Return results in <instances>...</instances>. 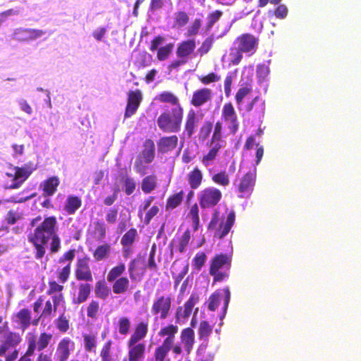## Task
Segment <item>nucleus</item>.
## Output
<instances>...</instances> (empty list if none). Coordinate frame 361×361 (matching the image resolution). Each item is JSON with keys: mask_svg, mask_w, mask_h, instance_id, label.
Instances as JSON below:
<instances>
[{"mask_svg": "<svg viewBox=\"0 0 361 361\" xmlns=\"http://www.w3.org/2000/svg\"><path fill=\"white\" fill-rule=\"evenodd\" d=\"M20 337L16 333H8L4 336V341L0 348V355H3L9 348H15L20 342Z\"/></svg>", "mask_w": 361, "mask_h": 361, "instance_id": "nucleus-27", "label": "nucleus"}, {"mask_svg": "<svg viewBox=\"0 0 361 361\" xmlns=\"http://www.w3.org/2000/svg\"><path fill=\"white\" fill-rule=\"evenodd\" d=\"M231 257L226 255H216L211 262L209 273L216 281H222L228 278V271L231 267Z\"/></svg>", "mask_w": 361, "mask_h": 361, "instance_id": "nucleus-5", "label": "nucleus"}, {"mask_svg": "<svg viewBox=\"0 0 361 361\" xmlns=\"http://www.w3.org/2000/svg\"><path fill=\"white\" fill-rule=\"evenodd\" d=\"M163 110L164 112L161 114L157 121L159 128L165 133L179 131L183 120V108L176 105L173 109Z\"/></svg>", "mask_w": 361, "mask_h": 361, "instance_id": "nucleus-4", "label": "nucleus"}, {"mask_svg": "<svg viewBox=\"0 0 361 361\" xmlns=\"http://www.w3.org/2000/svg\"><path fill=\"white\" fill-rule=\"evenodd\" d=\"M51 301L54 305V312L60 307H64L65 300L62 293L52 295Z\"/></svg>", "mask_w": 361, "mask_h": 361, "instance_id": "nucleus-55", "label": "nucleus"}, {"mask_svg": "<svg viewBox=\"0 0 361 361\" xmlns=\"http://www.w3.org/2000/svg\"><path fill=\"white\" fill-rule=\"evenodd\" d=\"M199 297L196 294H192L189 300L185 304L184 307H178L176 311V318L178 320L180 319L188 318L192 311L195 305L198 302Z\"/></svg>", "mask_w": 361, "mask_h": 361, "instance_id": "nucleus-21", "label": "nucleus"}, {"mask_svg": "<svg viewBox=\"0 0 361 361\" xmlns=\"http://www.w3.org/2000/svg\"><path fill=\"white\" fill-rule=\"evenodd\" d=\"M73 346V343L68 338H63L59 343L56 352L58 361H66L70 355V348Z\"/></svg>", "mask_w": 361, "mask_h": 361, "instance_id": "nucleus-25", "label": "nucleus"}, {"mask_svg": "<svg viewBox=\"0 0 361 361\" xmlns=\"http://www.w3.org/2000/svg\"><path fill=\"white\" fill-rule=\"evenodd\" d=\"M200 27H201V20L195 19V21L192 23V24L188 27V35L189 37H192V36L196 35L198 33Z\"/></svg>", "mask_w": 361, "mask_h": 361, "instance_id": "nucleus-62", "label": "nucleus"}, {"mask_svg": "<svg viewBox=\"0 0 361 361\" xmlns=\"http://www.w3.org/2000/svg\"><path fill=\"white\" fill-rule=\"evenodd\" d=\"M199 203H218L221 198V192L214 188H208L198 195Z\"/></svg>", "mask_w": 361, "mask_h": 361, "instance_id": "nucleus-17", "label": "nucleus"}, {"mask_svg": "<svg viewBox=\"0 0 361 361\" xmlns=\"http://www.w3.org/2000/svg\"><path fill=\"white\" fill-rule=\"evenodd\" d=\"M212 91L207 88H202L195 91L191 100V104L199 107L211 99Z\"/></svg>", "mask_w": 361, "mask_h": 361, "instance_id": "nucleus-26", "label": "nucleus"}, {"mask_svg": "<svg viewBox=\"0 0 361 361\" xmlns=\"http://www.w3.org/2000/svg\"><path fill=\"white\" fill-rule=\"evenodd\" d=\"M129 361H142L145 358V345L143 343L135 344L128 341Z\"/></svg>", "mask_w": 361, "mask_h": 361, "instance_id": "nucleus-18", "label": "nucleus"}, {"mask_svg": "<svg viewBox=\"0 0 361 361\" xmlns=\"http://www.w3.org/2000/svg\"><path fill=\"white\" fill-rule=\"evenodd\" d=\"M195 49V41L194 39L183 41L178 44L176 50V55L179 59L187 61L188 57L194 51Z\"/></svg>", "mask_w": 361, "mask_h": 361, "instance_id": "nucleus-24", "label": "nucleus"}, {"mask_svg": "<svg viewBox=\"0 0 361 361\" xmlns=\"http://www.w3.org/2000/svg\"><path fill=\"white\" fill-rule=\"evenodd\" d=\"M137 235V231L135 228L130 229L121 238V243L124 247L133 244Z\"/></svg>", "mask_w": 361, "mask_h": 361, "instance_id": "nucleus-43", "label": "nucleus"}, {"mask_svg": "<svg viewBox=\"0 0 361 361\" xmlns=\"http://www.w3.org/2000/svg\"><path fill=\"white\" fill-rule=\"evenodd\" d=\"M121 183L122 184V189L128 195H131L134 192L136 187V183L132 178L126 179L125 181Z\"/></svg>", "mask_w": 361, "mask_h": 361, "instance_id": "nucleus-48", "label": "nucleus"}, {"mask_svg": "<svg viewBox=\"0 0 361 361\" xmlns=\"http://www.w3.org/2000/svg\"><path fill=\"white\" fill-rule=\"evenodd\" d=\"M75 252L71 250L66 252L59 259V263H63L68 261V264L61 269L59 274V279L61 283H64L68 279L71 272V263L75 257Z\"/></svg>", "mask_w": 361, "mask_h": 361, "instance_id": "nucleus-14", "label": "nucleus"}, {"mask_svg": "<svg viewBox=\"0 0 361 361\" xmlns=\"http://www.w3.org/2000/svg\"><path fill=\"white\" fill-rule=\"evenodd\" d=\"M57 328L62 332H66L69 328L68 320L64 317L63 312L56 322Z\"/></svg>", "mask_w": 361, "mask_h": 361, "instance_id": "nucleus-59", "label": "nucleus"}, {"mask_svg": "<svg viewBox=\"0 0 361 361\" xmlns=\"http://www.w3.org/2000/svg\"><path fill=\"white\" fill-rule=\"evenodd\" d=\"M129 285L130 281L127 277H120L114 281L113 292L115 294H123L128 290Z\"/></svg>", "mask_w": 361, "mask_h": 361, "instance_id": "nucleus-32", "label": "nucleus"}, {"mask_svg": "<svg viewBox=\"0 0 361 361\" xmlns=\"http://www.w3.org/2000/svg\"><path fill=\"white\" fill-rule=\"evenodd\" d=\"M111 345H112L111 341H108L103 346V348L101 352V357H102V361H111V356L110 354Z\"/></svg>", "mask_w": 361, "mask_h": 361, "instance_id": "nucleus-56", "label": "nucleus"}, {"mask_svg": "<svg viewBox=\"0 0 361 361\" xmlns=\"http://www.w3.org/2000/svg\"><path fill=\"white\" fill-rule=\"evenodd\" d=\"M54 311V305L51 300H47L45 302V305L44 307L43 311L41 314V315L38 317L39 318V320L44 319L47 317H49Z\"/></svg>", "mask_w": 361, "mask_h": 361, "instance_id": "nucleus-60", "label": "nucleus"}, {"mask_svg": "<svg viewBox=\"0 0 361 361\" xmlns=\"http://www.w3.org/2000/svg\"><path fill=\"white\" fill-rule=\"evenodd\" d=\"M174 47V44L173 43H169L165 46L161 47L157 50V58L159 61L166 60L169 55L172 53Z\"/></svg>", "mask_w": 361, "mask_h": 361, "instance_id": "nucleus-39", "label": "nucleus"}, {"mask_svg": "<svg viewBox=\"0 0 361 361\" xmlns=\"http://www.w3.org/2000/svg\"><path fill=\"white\" fill-rule=\"evenodd\" d=\"M235 214L233 211H231L228 214L226 220L222 221L219 228L216 230L215 237H218L220 239L224 238L231 231L232 226L235 223Z\"/></svg>", "mask_w": 361, "mask_h": 361, "instance_id": "nucleus-19", "label": "nucleus"}, {"mask_svg": "<svg viewBox=\"0 0 361 361\" xmlns=\"http://www.w3.org/2000/svg\"><path fill=\"white\" fill-rule=\"evenodd\" d=\"M199 297L196 294H192L189 300L185 304L184 307H178L176 311V318L178 320L180 319L188 318L192 311L195 305L198 302Z\"/></svg>", "mask_w": 361, "mask_h": 361, "instance_id": "nucleus-20", "label": "nucleus"}, {"mask_svg": "<svg viewBox=\"0 0 361 361\" xmlns=\"http://www.w3.org/2000/svg\"><path fill=\"white\" fill-rule=\"evenodd\" d=\"M202 179V172L197 168H195L189 174V183L191 188L193 189H196L199 187V185L201 184Z\"/></svg>", "mask_w": 361, "mask_h": 361, "instance_id": "nucleus-38", "label": "nucleus"}, {"mask_svg": "<svg viewBox=\"0 0 361 361\" xmlns=\"http://www.w3.org/2000/svg\"><path fill=\"white\" fill-rule=\"evenodd\" d=\"M59 184V179L56 176H51L44 180L40 185V188L42 190L43 200L39 199L40 203H51L50 197L52 196Z\"/></svg>", "mask_w": 361, "mask_h": 361, "instance_id": "nucleus-10", "label": "nucleus"}, {"mask_svg": "<svg viewBox=\"0 0 361 361\" xmlns=\"http://www.w3.org/2000/svg\"><path fill=\"white\" fill-rule=\"evenodd\" d=\"M35 169L36 167L31 162L27 163L21 167L15 166L13 168V174L12 173H6L8 177L12 178L11 183L8 185L7 187L13 189L20 188Z\"/></svg>", "mask_w": 361, "mask_h": 361, "instance_id": "nucleus-6", "label": "nucleus"}, {"mask_svg": "<svg viewBox=\"0 0 361 361\" xmlns=\"http://www.w3.org/2000/svg\"><path fill=\"white\" fill-rule=\"evenodd\" d=\"M178 328L177 326L170 324L161 328L159 332V336H166L175 338V335L178 333Z\"/></svg>", "mask_w": 361, "mask_h": 361, "instance_id": "nucleus-41", "label": "nucleus"}, {"mask_svg": "<svg viewBox=\"0 0 361 361\" xmlns=\"http://www.w3.org/2000/svg\"><path fill=\"white\" fill-rule=\"evenodd\" d=\"M161 102L166 103L161 106L163 109H173L175 106H180L178 102V99L172 93L169 92H164L157 97Z\"/></svg>", "mask_w": 361, "mask_h": 361, "instance_id": "nucleus-29", "label": "nucleus"}, {"mask_svg": "<svg viewBox=\"0 0 361 361\" xmlns=\"http://www.w3.org/2000/svg\"><path fill=\"white\" fill-rule=\"evenodd\" d=\"M111 246L109 244H103L97 247L93 253V257L97 261H101L109 256Z\"/></svg>", "mask_w": 361, "mask_h": 361, "instance_id": "nucleus-36", "label": "nucleus"}, {"mask_svg": "<svg viewBox=\"0 0 361 361\" xmlns=\"http://www.w3.org/2000/svg\"><path fill=\"white\" fill-rule=\"evenodd\" d=\"M213 128V124L212 122L207 121L205 122L203 126L201 127L200 133H199V137L200 139L202 140H205L207 139L209 135H210Z\"/></svg>", "mask_w": 361, "mask_h": 361, "instance_id": "nucleus-47", "label": "nucleus"}, {"mask_svg": "<svg viewBox=\"0 0 361 361\" xmlns=\"http://www.w3.org/2000/svg\"><path fill=\"white\" fill-rule=\"evenodd\" d=\"M178 138L176 135L161 137L157 142L158 152L161 154L173 151L178 145Z\"/></svg>", "mask_w": 361, "mask_h": 361, "instance_id": "nucleus-13", "label": "nucleus"}, {"mask_svg": "<svg viewBox=\"0 0 361 361\" xmlns=\"http://www.w3.org/2000/svg\"><path fill=\"white\" fill-rule=\"evenodd\" d=\"M46 32L42 30L19 27L14 30L13 38L18 42H27L35 40Z\"/></svg>", "mask_w": 361, "mask_h": 361, "instance_id": "nucleus-9", "label": "nucleus"}, {"mask_svg": "<svg viewBox=\"0 0 361 361\" xmlns=\"http://www.w3.org/2000/svg\"><path fill=\"white\" fill-rule=\"evenodd\" d=\"M164 42V37L160 35L156 36L151 42L150 50L152 51H157Z\"/></svg>", "mask_w": 361, "mask_h": 361, "instance_id": "nucleus-61", "label": "nucleus"}, {"mask_svg": "<svg viewBox=\"0 0 361 361\" xmlns=\"http://www.w3.org/2000/svg\"><path fill=\"white\" fill-rule=\"evenodd\" d=\"M222 11L219 10H216L212 13H211L208 17H207V29H211L214 25L220 19V18L222 16Z\"/></svg>", "mask_w": 361, "mask_h": 361, "instance_id": "nucleus-52", "label": "nucleus"}, {"mask_svg": "<svg viewBox=\"0 0 361 361\" xmlns=\"http://www.w3.org/2000/svg\"><path fill=\"white\" fill-rule=\"evenodd\" d=\"M194 331L190 328L183 329L181 333L182 342L188 352L190 350L194 343Z\"/></svg>", "mask_w": 361, "mask_h": 361, "instance_id": "nucleus-34", "label": "nucleus"}, {"mask_svg": "<svg viewBox=\"0 0 361 361\" xmlns=\"http://www.w3.org/2000/svg\"><path fill=\"white\" fill-rule=\"evenodd\" d=\"M99 310V304L97 300H92L87 308V314L88 317L96 318Z\"/></svg>", "mask_w": 361, "mask_h": 361, "instance_id": "nucleus-49", "label": "nucleus"}, {"mask_svg": "<svg viewBox=\"0 0 361 361\" xmlns=\"http://www.w3.org/2000/svg\"><path fill=\"white\" fill-rule=\"evenodd\" d=\"M147 332L148 324L142 322L136 326L135 332L131 335L128 341H130L131 345L139 343L140 341L147 336Z\"/></svg>", "mask_w": 361, "mask_h": 361, "instance_id": "nucleus-28", "label": "nucleus"}, {"mask_svg": "<svg viewBox=\"0 0 361 361\" xmlns=\"http://www.w3.org/2000/svg\"><path fill=\"white\" fill-rule=\"evenodd\" d=\"M64 203H81V200L76 195H70L66 198V195L59 194L57 196V200L62 202L63 200Z\"/></svg>", "mask_w": 361, "mask_h": 361, "instance_id": "nucleus-58", "label": "nucleus"}, {"mask_svg": "<svg viewBox=\"0 0 361 361\" xmlns=\"http://www.w3.org/2000/svg\"><path fill=\"white\" fill-rule=\"evenodd\" d=\"M255 183V174L247 172L240 180L238 185V197L247 198L249 197Z\"/></svg>", "mask_w": 361, "mask_h": 361, "instance_id": "nucleus-12", "label": "nucleus"}, {"mask_svg": "<svg viewBox=\"0 0 361 361\" xmlns=\"http://www.w3.org/2000/svg\"><path fill=\"white\" fill-rule=\"evenodd\" d=\"M187 218L190 219L194 231H197L200 226L199 208L197 204H193Z\"/></svg>", "mask_w": 361, "mask_h": 361, "instance_id": "nucleus-37", "label": "nucleus"}, {"mask_svg": "<svg viewBox=\"0 0 361 361\" xmlns=\"http://www.w3.org/2000/svg\"><path fill=\"white\" fill-rule=\"evenodd\" d=\"M207 255L204 252H197L192 259V266L197 271H200L207 261Z\"/></svg>", "mask_w": 361, "mask_h": 361, "instance_id": "nucleus-40", "label": "nucleus"}, {"mask_svg": "<svg viewBox=\"0 0 361 361\" xmlns=\"http://www.w3.org/2000/svg\"><path fill=\"white\" fill-rule=\"evenodd\" d=\"M172 299L171 296L161 295L154 299L151 312L157 318L165 319L169 315L171 309Z\"/></svg>", "mask_w": 361, "mask_h": 361, "instance_id": "nucleus-7", "label": "nucleus"}, {"mask_svg": "<svg viewBox=\"0 0 361 361\" xmlns=\"http://www.w3.org/2000/svg\"><path fill=\"white\" fill-rule=\"evenodd\" d=\"M144 147L145 148L142 152L144 161L146 164H150L155 157V145L153 140L147 139L145 142Z\"/></svg>", "mask_w": 361, "mask_h": 361, "instance_id": "nucleus-30", "label": "nucleus"}, {"mask_svg": "<svg viewBox=\"0 0 361 361\" xmlns=\"http://www.w3.org/2000/svg\"><path fill=\"white\" fill-rule=\"evenodd\" d=\"M221 300V295L218 293H213L208 301V308L211 311H215L219 305Z\"/></svg>", "mask_w": 361, "mask_h": 361, "instance_id": "nucleus-53", "label": "nucleus"}, {"mask_svg": "<svg viewBox=\"0 0 361 361\" xmlns=\"http://www.w3.org/2000/svg\"><path fill=\"white\" fill-rule=\"evenodd\" d=\"M157 187V178L155 175L145 176L140 185L141 190L146 194L152 192Z\"/></svg>", "mask_w": 361, "mask_h": 361, "instance_id": "nucleus-31", "label": "nucleus"}, {"mask_svg": "<svg viewBox=\"0 0 361 361\" xmlns=\"http://www.w3.org/2000/svg\"><path fill=\"white\" fill-rule=\"evenodd\" d=\"M20 325L23 330L26 329L30 324L37 326L39 322V318L31 319V312L28 309L20 310L16 316L15 320Z\"/></svg>", "mask_w": 361, "mask_h": 361, "instance_id": "nucleus-15", "label": "nucleus"}, {"mask_svg": "<svg viewBox=\"0 0 361 361\" xmlns=\"http://www.w3.org/2000/svg\"><path fill=\"white\" fill-rule=\"evenodd\" d=\"M52 336L46 333L41 334L37 342V349L38 351H41L44 349L49 343Z\"/></svg>", "mask_w": 361, "mask_h": 361, "instance_id": "nucleus-45", "label": "nucleus"}, {"mask_svg": "<svg viewBox=\"0 0 361 361\" xmlns=\"http://www.w3.org/2000/svg\"><path fill=\"white\" fill-rule=\"evenodd\" d=\"M200 118L197 116L193 109H190L188 114L185 125V133L188 138H191L198 127Z\"/></svg>", "mask_w": 361, "mask_h": 361, "instance_id": "nucleus-22", "label": "nucleus"}, {"mask_svg": "<svg viewBox=\"0 0 361 361\" xmlns=\"http://www.w3.org/2000/svg\"><path fill=\"white\" fill-rule=\"evenodd\" d=\"M269 73V68L267 65L259 64L257 67V75L260 81L264 80Z\"/></svg>", "mask_w": 361, "mask_h": 361, "instance_id": "nucleus-57", "label": "nucleus"}, {"mask_svg": "<svg viewBox=\"0 0 361 361\" xmlns=\"http://www.w3.org/2000/svg\"><path fill=\"white\" fill-rule=\"evenodd\" d=\"M251 88L248 87H240L235 94V100L240 113L244 116L245 113H248L255 109V118L252 125L260 126L263 121L265 111V102L257 96L251 102H245V99L250 92Z\"/></svg>", "mask_w": 361, "mask_h": 361, "instance_id": "nucleus-2", "label": "nucleus"}, {"mask_svg": "<svg viewBox=\"0 0 361 361\" xmlns=\"http://www.w3.org/2000/svg\"><path fill=\"white\" fill-rule=\"evenodd\" d=\"M94 235L99 240H102L105 238L106 226L104 223L97 221L94 224Z\"/></svg>", "mask_w": 361, "mask_h": 361, "instance_id": "nucleus-46", "label": "nucleus"}, {"mask_svg": "<svg viewBox=\"0 0 361 361\" xmlns=\"http://www.w3.org/2000/svg\"><path fill=\"white\" fill-rule=\"evenodd\" d=\"M212 331V326L207 322L203 321L200 323L198 334L201 339H207Z\"/></svg>", "mask_w": 361, "mask_h": 361, "instance_id": "nucleus-42", "label": "nucleus"}, {"mask_svg": "<svg viewBox=\"0 0 361 361\" xmlns=\"http://www.w3.org/2000/svg\"><path fill=\"white\" fill-rule=\"evenodd\" d=\"M130 322L127 317H121L118 321V331L122 335H126L130 330Z\"/></svg>", "mask_w": 361, "mask_h": 361, "instance_id": "nucleus-51", "label": "nucleus"}, {"mask_svg": "<svg viewBox=\"0 0 361 361\" xmlns=\"http://www.w3.org/2000/svg\"><path fill=\"white\" fill-rule=\"evenodd\" d=\"M288 8L284 4H279L274 11V15L276 18L280 19H284L288 15Z\"/></svg>", "mask_w": 361, "mask_h": 361, "instance_id": "nucleus-64", "label": "nucleus"}, {"mask_svg": "<svg viewBox=\"0 0 361 361\" xmlns=\"http://www.w3.org/2000/svg\"><path fill=\"white\" fill-rule=\"evenodd\" d=\"M91 293V286L89 283H80L78 293H72V303L80 305L85 302Z\"/></svg>", "mask_w": 361, "mask_h": 361, "instance_id": "nucleus-23", "label": "nucleus"}, {"mask_svg": "<svg viewBox=\"0 0 361 361\" xmlns=\"http://www.w3.org/2000/svg\"><path fill=\"white\" fill-rule=\"evenodd\" d=\"M222 118H224L228 128L233 134L238 130L239 123L237 115L231 103H226L222 109Z\"/></svg>", "mask_w": 361, "mask_h": 361, "instance_id": "nucleus-8", "label": "nucleus"}, {"mask_svg": "<svg viewBox=\"0 0 361 361\" xmlns=\"http://www.w3.org/2000/svg\"><path fill=\"white\" fill-rule=\"evenodd\" d=\"M214 42V39L212 37H207L202 43L200 48L198 49V51L201 55L207 54L211 49L212 44Z\"/></svg>", "mask_w": 361, "mask_h": 361, "instance_id": "nucleus-63", "label": "nucleus"}, {"mask_svg": "<svg viewBox=\"0 0 361 361\" xmlns=\"http://www.w3.org/2000/svg\"><path fill=\"white\" fill-rule=\"evenodd\" d=\"M126 270V265L123 263H120L117 266L112 268L107 275V281L110 283L114 282L115 280L120 278Z\"/></svg>", "mask_w": 361, "mask_h": 361, "instance_id": "nucleus-35", "label": "nucleus"}, {"mask_svg": "<svg viewBox=\"0 0 361 361\" xmlns=\"http://www.w3.org/2000/svg\"><path fill=\"white\" fill-rule=\"evenodd\" d=\"M213 180L221 185H227L229 183L228 175L225 171H221L214 174L212 177Z\"/></svg>", "mask_w": 361, "mask_h": 361, "instance_id": "nucleus-50", "label": "nucleus"}, {"mask_svg": "<svg viewBox=\"0 0 361 361\" xmlns=\"http://www.w3.org/2000/svg\"><path fill=\"white\" fill-rule=\"evenodd\" d=\"M190 240V231L188 229L183 233L180 240L178 250L180 252H184L185 251L186 247L188 246Z\"/></svg>", "mask_w": 361, "mask_h": 361, "instance_id": "nucleus-54", "label": "nucleus"}, {"mask_svg": "<svg viewBox=\"0 0 361 361\" xmlns=\"http://www.w3.org/2000/svg\"><path fill=\"white\" fill-rule=\"evenodd\" d=\"M56 220L54 216L46 218L40 225L37 226L33 233L29 235V240L35 250V257L37 259L42 258L45 254L47 243L51 239V250L56 252L60 248V239L56 235Z\"/></svg>", "mask_w": 361, "mask_h": 361, "instance_id": "nucleus-1", "label": "nucleus"}, {"mask_svg": "<svg viewBox=\"0 0 361 361\" xmlns=\"http://www.w3.org/2000/svg\"><path fill=\"white\" fill-rule=\"evenodd\" d=\"M258 44V39L251 34H243L238 37L233 43L228 54V60L233 65H238L242 58L243 53L252 54L255 52Z\"/></svg>", "mask_w": 361, "mask_h": 361, "instance_id": "nucleus-3", "label": "nucleus"}, {"mask_svg": "<svg viewBox=\"0 0 361 361\" xmlns=\"http://www.w3.org/2000/svg\"><path fill=\"white\" fill-rule=\"evenodd\" d=\"M75 276L78 280H83L90 282L93 281L92 272L87 259L84 258L78 260Z\"/></svg>", "mask_w": 361, "mask_h": 361, "instance_id": "nucleus-16", "label": "nucleus"}, {"mask_svg": "<svg viewBox=\"0 0 361 361\" xmlns=\"http://www.w3.org/2000/svg\"><path fill=\"white\" fill-rule=\"evenodd\" d=\"M174 20L178 27H182L188 23L189 17L185 12L178 11L174 14Z\"/></svg>", "mask_w": 361, "mask_h": 361, "instance_id": "nucleus-44", "label": "nucleus"}, {"mask_svg": "<svg viewBox=\"0 0 361 361\" xmlns=\"http://www.w3.org/2000/svg\"><path fill=\"white\" fill-rule=\"evenodd\" d=\"M142 101V93L140 90L130 91L128 95L127 105L124 117H131L137 111Z\"/></svg>", "mask_w": 361, "mask_h": 361, "instance_id": "nucleus-11", "label": "nucleus"}, {"mask_svg": "<svg viewBox=\"0 0 361 361\" xmlns=\"http://www.w3.org/2000/svg\"><path fill=\"white\" fill-rule=\"evenodd\" d=\"M94 293L97 298L106 300L110 295L111 290L104 281H99L96 283Z\"/></svg>", "mask_w": 361, "mask_h": 361, "instance_id": "nucleus-33", "label": "nucleus"}]
</instances>
